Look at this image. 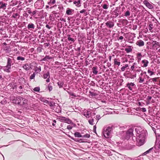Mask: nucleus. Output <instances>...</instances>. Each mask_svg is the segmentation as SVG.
Returning a JSON list of instances; mask_svg holds the SVG:
<instances>
[{
    "label": "nucleus",
    "instance_id": "f257e3e1",
    "mask_svg": "<svg viewBox=\"0 0 160 160\" xmlns=\"http://www.w3.org/2000/svg\"><path fill=\"white\" fill-rule=\"evenodd\" d=\"M135 130L137 133V145L139 146L142 145L144 143L146 132L140 127H137L135 128Z\"/></svg>",
    "mask_w": 160,
    "mask_h": 160
},
{
    "label": "nucleus",
    "instance_id": "f03ea898",
    "mask_svg": "<svg viewBox=\"0 0 160 160\" xmlns=\"http://www.w3.org/2000/svg\"><path fill=\"white\" fill-rule=\"evenodd\" d=\"M133 131V129L130 128L128 131H121L119 133L123 139L128 140L132 136Z\"/></svg>",
    "mask_w": 160,
    "mask_h": 160
},
{
    "label": "nucleus",
    "instance_id": "7ed1b4c3",
    "mask_svg": "<svg viewBox=\"0 0 160 160\" xmlns=\"http://www.w3.org/2000/svg\"><path fill=\"white\" fill-rule=\"evenodd\" d=\"M112 130V127L108 126L106 129L104 128L103 132L104 136L108 138L110 136V134Z\"/></svg>",
    "mask_w": 160,
    "mask_h": 160
},
{
    "label": "nucleus",
    "instance_id": "20e7f679",
    "mask_svg": "<svg viewBox=\"0 0 160 160\" xmlns=\"http://www.w3.org/2000/svg\"><path fill=\"white\" fill-rule=\"evenodd\" d=\"M44 2L42 0H38L34 4V7L37 9H41L44 6Z\"/></svg>",
    "mask_w": 160,
    "mask_h": 160
},
{
    "label": "nucleus",
    "instance_id": "39448f33",
    "mask_svg": "<svg viewBox=\"0 0 160 160\" xmlns=\"http://www.w3.org/2000/svg\"><path fill=\"white\" fill-rule=\"evenodd\" d=\"M7 59V64L11 67L15 63V60L14 58L12 57L6 58Z\"/></svg>",
    "mask_w": 160,
    "mask_h": 160
},
{
    "label": "nucleus",
    "instance_id": "423d86ee",
    "mask_svg": "<svg viewBox=\"0 0 160 160\" xmlns=\"http://www.w3.org/2000/svg\"><path fill=\"white\" fill-rule=\"evenodd\" d=\"M58 119L61 122H63L67 123L68 124H71L73 123L72 120L70 119L69 118L64 117L60 116L58 118Z\"/></svg>",
    "mask_w": 160,
    "mask_h": 160
},
{
    "label": "nucleus",
    "instance_id": "0eeeda50",
    "mask_svg": "<svg viewBox=\"0 0 160 160\" xmlns=\"http://www.w3.org/2000/svg\"><path fill=\"white\" fill-rule=\"evenodd\" d=\"M126 87H127L131 91H133L136 88V86L135 84L133 82H128L126 84Z\"/></svg>",
    "mask_w": 160,
    "mask_h": 160
},
{
    "label": "nucleus",
    "instance_id": "6e6552de",
    "mask_svg": "<svg viewBox=\"0 0 160 160\" xmlns=\"http://www.w3.org/2000/svg\"><path fill=\"white\" fill-rule=\"evenodd\" d=\"M119 8L117 7L112 12V14L113 15V17L116 18L120 14L121 12L119 10Z\"/></svg>",
    "mask_w": 160,
    "mask_h": 160
},
{
    "label": "nucleus",
    "instance_id": "1a4fd4ad",
    "mask_svg": "<svg viewBox=\"0 0 160 160\" xmlns=\"http://www.w3.org/2000/svg\"><path fill=\"white\" fill-rule=\"evenodd\" d=\"M43 77L44 79L47 78V79L46 80V82H49L50 81V75L49 72L48 71L46 73L43 74Z\"/></svg>",
    "mask_w": 160,
    "mask_h": 160
},
{
    "label": "nucleus",
    "instance_id": "9d476101",
    "mask_svg": "<svg viewBox=\"0 0 160 160\" xmlns=\"http://www.w3.org/2000/svg\"><path fill=\"white\" fill-rule=\"evenodd\" d=\"M106 26L107 27L109 28H112L114 25V22L111 21H107L105 23Z\"/></svg>",
    "mask_w": 160,
    "mask_h": 160
},
{
    "label": "nucleus",
    "instance_id": "9b49d317",
    "mask_svg": "<svg viewBox=\"0 0 160 160\" xmlns=\"http://www.w3.org/2000/svg\"><path fill=\"white\" fill-rule=\"evenodd\" d=\"M11 67L10 66H8L7 64L5 66L2 67V69L3 70V71L8 73H9L11 72Z\"/></svg>",
    "mask_w": 160,
    "mask_h": 160
},
{
    "label": "nucleus",
    "instance_id": "f8f14e48",
    "mask_svg": "<svg viewBox=\"0 0 160 160\" xmlns=\"http://www.w3.org/2000/svg\"><path fill=\"white\" fill-rule=\"evenodd\" d=\"M7 4L3 1L0 2V9L5 10L6 8Z\"/></svg>",
    "mask_w": 160,
    "mask_h": 160
},
{
    "label": "nucleus",
    "instance_id": "ddd939ff",
    "mask_svg": "<svg viewBox=\"0 0 160 160\" xmlns=\"http://www.w3.org/2000/svg\"><path fill=\"white\" fill-rule=\"evenodd\" d=\"M67 37L68 40L70 42V44L73 43L75 42V40L72 37H73V36H72L70 34H68L67 35Z\"/></svg>",
    "mask_w": 160,
    "mask_h": 160
},
{
    "label": "nucleus",
    "instance_id": "4468645a",
    "mask_svg": "<svg viewBox=\"0 0 160 160\" xmlns=\"http://www.w3.org/2000/svg\"><path fill=\"white\" fill-rule=\"evenodd\" d=\"M101 6L102 8L104 9H107L109 7V3L107 1L103 2Z\"/></svg>",
    "mask_w": 160,
    "mask_h": 160
},
{
    "label": "nucleus",
    "instance_id": "2eb2a0df",
    "mask_svg": "<svg viewBox=\"0 0 160 160\" xmlns=\"http://www.w3.org/2000/svg\"><path fill=\"white\" fill-rule=\"evenodd\" d=\"M148 61L144 59L142 60L141 62V65L143 67H146L148 64Z\"/></svg>",
    "mask_w": 160,
    "mask_h": 160
},
{
    "label": "nucleus",
    "instance_id": "dca6fc26",
    "mask_svg": "<svg viewBox=\"0 0 160 160\" xmlns=\"http://www.w3.org/2000/svg\"><path fill=\"white\" fill-rule=\"evenodd\" d=\"M74 12V10L68 8L66 10V14L68 15H71L73 14Z\"/></svg>",
    "mask_w": 160,
    "mask_h": 160
},
{
    "label": "nucleus",
    "instance_id": "f3484780",
    "mask_svg": "<svg viewBox=\"0 0 160 160\" xmlns=\"http://www.w3.org/2000/svg\"><path fill=\"white\" fill-rule=\"evenodd\" d=\"M22 97H18L14 99L15 103L18 104H21V99Z\"/></svg>",
    "mask_w": 160,
    "mask_h": 160
},
{
    "label": "nucleus",
    "instance_id": "a211bd4d",
    "mask_svg": "<svg viewBox=\"0 0 160 160\" xmlns=\"http://www.w3.org/2000/svg\"><path fill=\"white\" fill-rule=\"evenodd\" d=\"M35 26L32 23H29L27 27L28 29L29 30H32L35 28Z\"/></svg>",
    "mask_w": 160,
    "mask_h": 160
},
{
    "label": "nucleus",
    "instance_id": "6ab92c4d",
    "mask_svg": "<svg viewBox=\"0 0 160 160\" xmlns=\"http://www.w3.org/2000/svg\"><path fill=\"white\" fill-rule=\"evenodd\" d=\"M92 113L89 111H87L83 112V115L87 118H89L91 117Z\"/></svg>",
    "mask_w": 160,
    "mask_h": 160
},
{
    "label": "nucleus",
    "instance_id": "aec40b11",
    "mask_svg": "<svg viewBox=\"0 0 160 160\" xmlns=\"http://www.w3.org/2000/svg\"><path fill=\"white\" fill-rule=\"evenodd\" d=\"M137 45L139 47H142L144 45V42L141 40L138 41L136 43Z\"/></svg>",
    "mask_w": 160,
    "mask_h": 160
},
{
    "label": "nucleus",
    "instance_id": "412c9836",
    "mask_svg": "<svg viewBox=\"0 0 160 160\" xmlns=\"http://www.w3.org/2000/svg\"><path fill=\"white\" fill-rule=\"evenodd\" d=\"M52 13L54 15V17L56 18L57 19L58 18H60V16L59 15L60 14H59V12H57L55 11H54L52 12Z\"/></svg>",
    "mask_w": 160,
    "mask_h": 160
},
{
    "label": "nucleus",
    "instance_id": "4be33fe9",
    "mask_svg": "<svg viewBox=\"0 0 160 160\" xmlns=\"http://www.w3.org/2000/svg\"><path fill=\"white\" fill-rule=\"evenodd\" d=\"M92 73L95 75L97 74L98 73V67L96 66L92 67Z\"/></svg>",
    "mask_w": 160,
    "mask_h": 160
},
{
    "label": "nucleus",
    "instance_id": "5701e85b",
    "mask_svg": "<svg viewBox=\"0 0 160 160\" xmlns=\"http://www.w3.org/2000/svg\"><path fill=\"white\" fill-rule=\"evenodd\" d=\"M73 3L75 4L76 6L78 7H80L81 6V3L80 0H76L74 1Z\"/></svg>",
    "mask_w": 160,
    "mask_h": 160
},
{
    "label": "nucleus",
    "instance_id": "b1692460",
    "mask_svg": "<svg viewBox=\"0 0 160 160\" xmlns=\"http://www.w3.org/2000/svg\"><path fill=\"white\" fill-rule=\"evenodd\" d=\"M22 68L26 71L29 70L30 68V66L28 63L23 65Z\"/></svg>",
    "mask_w": 160,
    "mask_h": 160
},
{
    "label": "nucleus",
    "instance_id": "393cba45",
    "mask_svg": "<svg viewBox=\"0 0 160 160\" xmlns=\"http://www.w3.org/2000/svg\"><path fill=\"white\" fill-rule=\"evenodd\" d=\"M145 4L146 6L149 9H152L153 8V6L149 2H145Z\"/></svg>",
    "mask_w": 160,
    "mask_h": 160
},
{
    "label": "nucleus",
    "instance_id": "a878e982",
    "mask_svg": "<svg viewBox=\"0 0 160 160\" xmlns=\"http://www.w3.org/2000/svg\"><path fill=\"white\" fill-rule=\"evenodd\" d=\"M27 100L25 98L22 97L21 99V105H23L26 104L27 102Z\"/></svg>",
    "mask_w": 160,
    "mask_h": 160
},
{
    "label": "nucleus",
    "instance_id": "bb28decb",
    "mask_svg": "<svg viewBox=\"0 0 160 160\" xmlns=\"http://www.w3.org/2000/svg\"><path fill=\"white\" fill-rule=\"evenodd\" d=\"M114 65L117 66L118 67L120 65L121 63L119 61V60L118 61V60L115 58L114 59Z\"/></svg>",
    "mask_w": 160,
    "mask_h": 160
},
{
    "label": "nucleus",
    "instance_id": "cd10ccee",
    "mask_svg": "<svg viewBox=\"0 0 160 160\" xmlns=\"http://www.w3.org/2000/svg\"><path fill=\"white\" fill-rule=\"evenodd\" d=\"M52 57H50L49 56L46 55L45 57H44L42 59V60L44 61H47L48 60L52 59Z\"/></svg>",
    "mask_w": 160,
    "mask_h": 160
},
{
    "label": "nucleus",
    "instance_id": "c85d7f7f",
    "mask_svg": "<svg viewBox=\"0 0 160 160\" xmlns=\"http://www.w3.org/2000/svg\"><path fill=\"white\" fill-rule=\"evenodd\" d=\"M74 135L75 137L81 138L82 137V135L81 133L78 132H76L74 133Z\"/></svg>",
    "mask_w": 160,
    "mask_h": 160
},
{
    "label": "nucleus",
    "instance_id": "c756f323",
    "mask_svg": "<svg viewBox=\"0 0 160 160\" xmlns=\"http://www.w3.org/2000/svg\"><path fill=\"white\" fill-rule=\"evenodd\" d=\"M69 137L72 140H73L74 141L77 142H81L82 140L81 139H80L79 140H78V139L75 138H74L73 137L69 135Z\"/></svg>",
    "mask_w": 160,
    "mask_h": 160
},
{
    "label": "nucleus",
    "instance_id": "7c9ffc66",
    "mask_svg": "<svg viewBox=\"0 0 160 160\" xmlns=\"http://www.w3.org/2000/svg\"><path fill=\"white\" fill-rule=\"evenodd\" d=\"M24 2H25V4L27 6L30 4H31L32 3V0H25Z\"/></svg>",
    "mask_w": 160,
    "mask_h": 160
},
{
    "label": "nucleus",
    "instance_id": "2f4dec72",
    "mask_svg": "<svg viewBox=\"0 0 160 160\" xmlns=\"http://www.w3.org/2000/svg\"><path fill=\"white\" fill-rule=\"evenodd\" d=\"M137 57L138 59V61H140L142 57V55L141 53H138L137 54Z\"/></svg>",
    "mask_w": 160,
    "mask_h": 160
},
{
    "label": "nucleus",
    "instance_id": "473e14b6",
    "mask_svg": "<svg viewBox=\"0 0 160 160\" xmlns=\"http://www.w3.org/2000/svg\"><path fill=\"white\" fill-rule=\"evenodd\" d=\"M125 51L126 52L128 53L130 52H131L132 50L131 48V46H129V48H125Z\"/></svg>",
    "mask_w": 160,
    "mask_h": 160
},
{
    "label": "nucleus",
    "instance_id": "72a5a7b5",
    "mask_svg": "<svg viewBox=\"0 0 160 160\" xmlns=\"http://www.w3.org/2000/svg\"><path fill=\"white\" fill-rule=\"evenodd\" d=\"M17 59L19 61H23L25 60V58L22 56H19L17 57Z\"/></svg>",
    "mask_w": 160,
    "mask_h": 160
},
{
    "label": "nucleus",
    "instance_id": "f704fd0d",
    "mask_svg": "<svg viewBox=\"0 0 160 160\" xmlns=\"http://www.w3.org/2000/svg\"><path fill=\"white\" fill-rule=\"evenodd\" d=\"M56 3L55 0H50L49 2H48V5L51 6L52 5Z\"/></svg>",
    "mask_w": 160,
    "mask_h": 160
},
{
    "label": "nucleus",
    "instance_id": "c9c22d12",
    "mask_svg": "<svg viewBox=\"0 0 160 160\" xmlns=\"http://www.w3.org/2000/svg\"><path fill=\"white\" fill-rule=\"evenodd\" d=\"M46 103L49 104L51 107L53 106L54 104V103L53 102H50L48 100L46 101Z\"/></svg>",
    "mask_w": 160,
    "mask_h": 160
},
{
    "label": "nucleus",
    "instance_id": "e433bc0d",
    "mask_svg": "<svg viewBox=\"0 0 160 160\" xmlns=\"http://www.w3.org/2000/svg\"><path fill=\"white\" fill-rule=\"evenodd\" d=\"M58 86H59V87L60 88H62V86H63V82L62 81H59L58 82Z\"/></svg>",
    "mask_w": 160,
    "mask_h": 160
},
{
    "label": "nucleus",
    "instance_id": "4c0bfd02",
    "mask_svg": "<svg viewBox=\"0 0 160 160\" xmlns=\"http://www.w3.org/2000/svg\"><path fill=\"white\" fill-rule=\"evenodd\" d=\"M153 28V25L151 22H150L148 25V29L150 31H151Z\"/></svg>",
    "mask_w": 160,
    "mask_h": 160
},
{
    "label": "nucleus",
    "instance_id": "58836bf2",
    "mask_svg": "<svg viewBox=\"0 0 160 160\" xmlns=\"http://www.w3.org/2000/svg\"><path fill=\"white\" fill-rule=\"evenodd\" d=\"M80 12L81 13H84V14L85 16H86L88 15V13L86 9H82L80 11Z\"/></svg>",
    "mask_w": 160,
    "mask_h": 160
},
{
    "label": "nucleus",
    "instance_id": "ea45409f",
    "mask_svg": "<svg viewBox=\"0 0 160 160\" xmlns=\"http://www.w3.org/2000/svg\"><path fill=\"white\" fill-rule=\"evenodd\" d=\"M130 15V12L129 11L127 10L126 12L125 13L124 16L125 17H128Z\"/></svg>",
    "mask_w": 160,
    "mask_h": 160
},
{
    "label": "nucleus",
    "instance_id": "a19ab883",
    "mask_svg": "<svg viewBox=\"0 0 160 160\" xmlns=\"http://www.w3.org/2000/svg\"><path fill=\"white\" fill-rule=\"evenodd\" d=\"M144 81V78H142V76H140L139 77V83H142Z\"/></svg>",
    "mask_w": 160,
    "mask_h": 160
},
{
    "label": "nucleus",
    "instance_id": "79ce46f5",
    "mask_svg": "<svg viewBox=\"0 0 160 160\" xmlns=\"http://www.w3.org/2000/svg\"><path fill=\"white\" fill-rule=\"evenodd\" d=\"M52 24H50L49 23L48 24H46V27L48 29H51V28L52 27V26L51 25Z\"/></svg>",
    "mask_w": 160,
    "mask_h": 160
},
{
    "label": "nucleus",
    "instance_id": "37998d69",
    "mask_svg": "<svg viewBox=\"0 0 160 160\" xmlns=\"http://www.w3.org/2000/svg\"><path fill=\"white\" fill-rule=\"evenodd\" d=\"M88 121L89 123L90 124H91V125H93L94 123H93V122H94V119L93 118H92V119H89L88 120Z\"/></svg>",
    "mask_w": 160,
    "mask_h": 160
},
{
    "label": "nucleus",
    "instance_id": "c03bdc74",
    "mask_svg": "<svg viewBox=\"0 0 160 160\" xmlns=\"http://www.w3.org/2000/svg\"><path fill=\"white\" fill-rule=\"evenodd\" d=\"M48 88L50 92L52 90V88L51 83L48 84Z\"/></svg>",
    "mask_w": 160,
    "mask_h": 160
},
{
    "label": "nucleus",
    "instance_id": "a18cd8bd",
    "mask_svg": "<svg viewBox=\"0 0 160 160\" xmlns=\"http://www.w3.org/2000/svg\"><path fill=\"white\" fill-rule=\"evenodd\" d=\"M159 79L158 78H155L151 79V80H152L154 83L157 82H158L157 79Z\"/></svg>",
    "mask_w": 160,
    "mask_h": 160
},
{
    "label": "nucleus",
    "instance_id": "49530a36",
    "mask_svg": "<svg viewBox=\"0 0 160 160\" xmlns=\"http://www.w3.org/2000/svg\"><path fill=\"white\" fill-rule=\"evenodd\" d=\"M82 138H88L90 137V134H88L87 133L84 135H82Z\"/></svg>",
    "mask_w": 160,
    "mask_h": 160
},
{
    "label": "nucleus",
    "instance_id": "de8ad7c7",
    "mask_svg": "<svg viewBox=\"0 0 160 160\" xmlns=\"http://www.w3.org/2000/svg\"><path fill=\"white\" fill-rule=\"evenodd\" d=\"M18 16H19V14L18 13H14L12 14V17L14 18H16Z\"/></svg>",
    "mask_w": 160,
    "mask_h": 160
},
{
    "label": "nucleus",
    "instance_id": "09e8293b",
    "mask_svg": "<svg viewBox=\"0 0 160 160\" xmlns=\"http://www.w3.org/2000/svg\"><path fill=\"white\" fill-rule=\"evenodd\" d=\"M36 75V73L35 72H33V73L30 76V79L31 80L34 79Z\"/></svg>",
    "mask_w": 160,
    "mask_h": 160
},
{
    "label": "nucleus",
    "instance_id": "8fccbe9b",
    "mask_svg": "<svg viewBox=\"0 0 160 160\" xmlns=\"http://www.w3.org/2000/svg\"><path fill=\"white\" fill-rule=\"evenodd\" d=\"M40 88L39 87H36L33 89V90L36 92H39L40 91Z\"/></svg>",
    "mask_w": 160,
    "mask_h": 160
},
{
    "label": "nucleus",
    "instance_id": "3c124183",
    "mask_svg": "<svg viewBox=\"0 0 160 160\" xmlns=\"http://www.w3.org/2000/svg\"><path fill=\"white\" fill-rule=\"evenodd\" d=\"M57 19L58 20H60L61 21H62V22H66V19L65 18H61L60 17V18H58Z\"/></svg>",
    "mask_w": 160,
    "mask_h": 160
},
{
    "label": "nucleus",
    "instance_id": "603ef678",
    "mask_svg": "<svg viewBox=\"0 0 160 160\" xmlns=\"http://www.w3.org/2000/svg\"><path fill=\"white\" fill-rule=\"evenodd\" d=\"M27 12L30 15L32 13V11L31 10V9L30 8H27Z\"/></svg>",
    "mask_w": 160,
    "mask_h": 160
},
{
    "label": "nucleus",
    "instance_id": "864d4df0",
    "mask_svg": "<svg viewBox=\"0 0 160 160\" xmlns=\"http://www.w3.org/2000/svg\"><path fill=\"white\" fill-rule=\"evenodd\" d=\"M10 49V47L9 46H6L5 47V48H4V50L5 51L8 52L9 51Z\"/></svg>",
    "mask_w": 160,
    "mask_h": 160
},
{
    "label": "nucleus",
    "instance_id": "5fc2aeb1",
    "mask_svg": "<svg viewBox=\"0 0 160 160\" xmlns=\"http://www.w3.org/2000/svg\"><path fill=\"white\" fill-rule=\"evenodd\" d=\"M148 73L150 74V76H151L154 74V72H153L152 71L150 70H149V69L148 70Z\"/></svg>",
    "mask_w": 160,
    "mask_h": 160
},
{
    "label": "nucleus",
    "instance_id": "6e6d98bb",
    "mask_svg": "<svg viewBox=\"0 0 160 160\" xmlns=\"http://www.w3.org/2000/svg\"><path fill=\"white\" fill-rule=\"evenodd\" d=\"M129 37V38L130 39L132 37V38H133L135 37V34L134 33H131Z\"/></svg>",
    "mask_w": 160,
    "mask_h": 160
},
{
    "label": "nucleus",
    "instance_id": "4d7b16f0",
    "mask_svg": "<svg viewBox=\"0 0 160 160\" xmlns=\"http://www.w3.org/2000/svg\"><path fill=\"white\" fill-rule=\"evenodd\" d=\"M152 98V97L151 96H148L147 98V101H148V102H149L147 103L148 104H149V101L151 100Z\"/></svg>",
    "mask_w": 160,
    "mask_h": 160
},
{
    "label": "nucleus",
    "instance_id": "13d9d810",
    "mask_svg": "<svg viewBox=\"0 0 160 160\" xmlns=\"http://www.w3.org/2000/svg\"><path fill=\"white\" fill-rule=\"evenodd\" d=\"M9 85L10 86V87H12V88L13 89H16L17 88L16 85H15V84H13L14 86H13L12 84H9Z\"/></svg>",
    "mask_w": 160,
    "mask_h": 160
},
{
    "label": "nucleus",
    "instance_id": "bf43d9fd",
    "mask_svg": "<svg viewBox=\"0 0 160 160\" xmlns=\"http://www.w3.org/2000/svg\"><path fill=\"white\" fill-rule=\"evenodd\" d=\"M42 48L41 47H38L37 48V51L38 52H42Z\"/></svg>",
    "mask_w": 160,
    "mask_h": 160
},
{
    "label": "nucleus",
    "instance_id": "052dcab7",
    "mask_svg": "<svg viewBox=\"0 0 160 160\" xmlns=\"http://www.w3.org/2000/svg\"><path fill=\"white\" fill-rule=\"evenodd\" d=\"M126 126H123L120 127L119 128V129L120 130L122 131H124V129L126 128Z\"/></svg>",
    "mask_w": 160,
    "mask_h": 160
},
{
    "label": "nucleus",
    "instance_id": "680f3d73",
    "mask_svg": "<svg viewBox=\"0 0 160 160\" xmlns=\"http://www.w3.org/2000/svg\"><path fill=\"white\" fill-rule=\"evenodd\" d=\"M17 2H16L15 1H12L11 2V5L14 6V5H17Z\"/></svg>",
    "mask_w": 160,
    "mask_h": 160
},
{
    "label": "nucleus",
    "instance_id": "e2e57ef3",
    "mask_svg": "<svg viewBox=\"0 0 160 160\" xmlns=\"http://www.w3.org/2000/svg\"><path fill=\"white\" fill-rule=\"evenodd\" d=\"M23 16L24 17H25L26 18H27L28 16V15L26 12H25L23 13Z\"/></svg>",
    "mask_w": 160,
    "mask_h": 160
},
{
    "label": "nucleus",
    "instance_id": "0e129e2a",
    "mask_svg": "<svg viewBox=\"0 0 160 160\" xmlns=\"http://www.w3.org/2000/svg\"><path fill=\"white\" fill-rule=\"evenodd\" d=\"M13 51L15 52H16V54H19L20 53V52L18 50V49L17 48H15L14 49V50Z\"/></svg>",
    "mask_w": 160,
    "mask_h": 160
},
{
    "label": "nucleus",
    "instance_id": "69168bd1",
    "mask_svg": "<svg viewBox=\"0 0 160 160\" xmlns=\"http://www.w3.org/2000/svg\"><path fill=\"white\" fill-rule=\"evenodd\" d=\"M36 11L34 10L32 12L31 14V16H34L36 14Z\"/></svg>",
    "mask_w": 160,
    "mask_h": 160
},
{
    "label": "nucleus",
    "instance_id": "338daca9",
    "mask_svg": "<svg viewBox=\"0 0 160 160\" xmlns=\"http://www.w3.org/2000/svg\"><path fill=\"white\" fill-rule=\"evenodd\" d=\"M68 92V93H69L71 96L74 97H76V95H75V94L73 93L70 92Z\"/></svg>",
    "mask_w": 160,
    "mask_h": 160
},
{
    "label": "nucleus",
    "instance_id": "774afa93",
    "mask_svg": "<svg viewBox=\"0 0 160 160\" xmlns=\"http://www.w3.org/2000/svg\"><path fill=\"white\" fill-rule=\"evenodd\" d=\"M140 110L143 112H146V109L144 108H140Z\"/></svg>",
    "mask_w": 160,
    "mask_h": 160
}]
</instances>
